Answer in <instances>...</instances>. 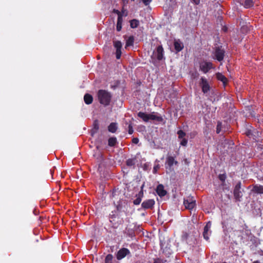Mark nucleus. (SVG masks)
I'll use <instances>...</instances> for the list:
<instances>
[{
    "mask_svg": "<svg viewBox=\"0 0 263 263\" xmlns=\"http://www.w3.org/2000/svg\"><path fill=\"white\" fill-rule=\"evenodd\" d=\"M138 116L145 122L152 120L155 124H159L163 121L162 117L158 112H153L151 114H146L140 111L138 114Z\"/></svg>",
    "mask_w": 263,
    "mask_h": 263,
    "instance_id": "f257e3e1",
    "label": "nucleus"
},
{
    "mask_svg": "<svg viewBox=\"0 0 263 263\" xmlns=\"http://www.w3.org/2000/svg\"><path fill=\"white\" fill-rule=\"evenodd\" d=\"M98 96L101 104L105 106L109 104L111 95L109 92L105 90H99L98 92Z\"/></svg>",
    "mask_w": 263,
    "mask_h": 263,
    "instance_id": "f03ea898",
    "label": "nucleus"
},
{
    "mask_svg": "<svg viewBox=\"0 0 263 263\" xmlns=\"http://www.w3.org/2000/svg\"><path fill=\"white\" fill-rule=\"evenodd\" d=\"M178 162L175 158L172 156H167L166 158L165 167L166 173H170L174 172V166L177 165Z\"/></svg>",
    "mask_w": 263,
    "mask_h": 263,
    "instance_id": "7ed1b4c3",
    "label": "nucleus"
},
{
    "mask_svg": "<svg viewBox=\"0 0 263 263\" xmlns=\"http://www.w3.org/2000/svg\"><path fill=\"white\" fill-rule=\"evenodd\" d=\"M164 50L162 46H158L153 51L152 59L154 61H160L163 58Z\"/></svg>",
    "mask_w": 263,
    "mask_h": 263,
    "instance_id": "20e7f679",
    "label": "nucleus"
},
{
    "mask_svg": "<svg viewBox=\"0 0 263 263\" xmlns=\"http://www.w3.org/2000/svg\"><path fill=\"white\" fill-rule=\"evenodd\" d=\"M183 204L186 209L192 210L196 205V201L192 196L184 199Z\"/></svg>",
    "mask_w": 263,
    "mask_h": 263,
    "instance_id": "39448f33",
    "label": "nucleus"
},
{
    "mask_svg": "<svg viewBox=\"0 0 263 263\" xmlns=\"http://www.w3.org/2000/svg\"><path fill=\"white\" fill-rule=\"evenodd\" d=\"M200 70L203 73L208 72L211 69H213V64L210 62L203 61L200 63Z\"/></svg>",
    "mask_w": 263,
    "mask_h": 263,
    "instance_id": "423d86ee",
    "label": "nucleus"
},
{
    "mask_svg": "<svg viewBox=\"0 0 263 263\" xmlns=\"http://www.w3.org/2000/svg\"><path fill=\"white\" fill-rule=\"evenodd\" d=\"M199 84L202 88V91L204 93H206L210 91V86L209 82L205 78L201 77Z\"/></svg>",
    "mask_w": 263,
    "mask_h": 263,
    "instance_id": "0eeeda50",
    "label": "nucleus"
},
{
    "mask_svg": "<svg viewBox=\"0 0 263 263\" xmlns=\"http://www.w3.org/2000/svg\"><path fill=\"white\" fill-rule=\"evenodd\" d=\"M241 183L239 182L236 184L234 190V196L237 201H240L242 194L240 191Z\"/></svg>",
    "mask_w": 263,
    "mask_h": 263,
    "instance_id": "6e6552de",
    "label": "nucleus"
},
{
    "mask_svg": "<svg viewBox=\"0 0 263 263\" xmlns=\"http://www.w3.org/2000/svg\"><path fill=\"white\" fill-rule=\"evenodd\" d=\"M213 54L214 59L217 60L218 61H221L223 59L224 51L223 49L218 47L215 49Z\"/></svg>",
    "mask_w": 263,
    "mask_h": 263,
    "instance_id": "1a4fd4ad",
    "label": "nucleus"
},
{
    "mask_svg": "<svg viewBox=\"0 0 263 263\" xmlns=\"http://www.w3.org/2000/svg\"><path fill=\"white\" fill-rule=\"evenodd\" d=\"M212 223L211 221H209L206 223V225L205 226L203 230V236L204 238L206 240H209V237L211 235V231L210 230V229L211 228Z\"/></svg>",
    "mask_w": 263,
    "mask_h": 263,
    "instance_id": "9d476101",
    "label": "nucleus"
},
{
    "mask_svg": "<svg viewBox=\"0 0 263 263\" xmlns=\"http://www.w3.org/2000/svg\"><path fill=\"white\" fill-rule=\"evenodd\" d=\"M130 254L129 250L127 248H122L120 249L117 253L116 257L118 260H121L124 258L126 255Z\"/></svg>",
    "mask_w": 263,
    "mask_h": 263,
    "instance_id": "9b49d317",
    "label": "nucleus"
},
{
    "mask_svg": "<svg viewBox=\"0 0 263 263\" xmlns=\"http://www.w3.org/2000/svg\"><path fill=\"white\" fill-rule=\"evenodd\" d=\"M114 47L116 49V58L119 59L121 55V48L122 47V43L119 41L114 42Z\"/></svg>",
    "mask_w": 263,
    "mask_h": 263,
    "instance_id": "f8f14e48",
    "label": "nucleus"
},
{
    "mask_svg": "<svg viewBox=\"0 0 263 263\" xmlns=\"http://www.w3.org/2000/svg\"><path fill=\"white\" fill-rule=\"evenodd\" d=\"M155 204L154 199H148L144 201L141 204L142 207L145 209H151Z\"/></svg>",
    "mask_w": 263,
    "mask_h": 263,
    "instance_id": "ddd939ff",
    "label": "nucleus"
},
{
    "mask_svg": "<svg viewBox=\"0 0 263 263\" xmlns=\"http://www.w3.org/2000/svg\"><path fill=\"white\" fill-rule=\"evenodd\" d=\"M174 45L177 52L181 51L184 47L182 42L179 40H175Z\"/></svg>",
    "mask_w": 263,
    "mask_h": 263,
    "instance_id": "4468645a",
    "label": "nucleus"
},
{
    "mask_svg": "<svg viewBox=\"0 0 263 263\" xmlns=\"http://www.w3.org/2000/svg\"><path fill=\"white\" fill-rule=\"evenodd\" d=\"M156 192L160 197H163L166 194V191L162 184H159L157 186Z\"/></svg>",
    "mask_w": 263,
    "mask_h": 263,
    "instance_id": "2eb2a0df",
    "label": "nucleus"
},
{
    "mask_svg": "<svg viewBox=\"0 0 263 263\" xmlns=\"http://www.w3.org/2000/svg\"><path fill=\"white\" fill-rule=\"evenodd\" d=\"M117 124L116 123H111L108 127V130L109 132L115 133L117 129Z\"/></svg>",
    "mask_w": 263,
    "mask_h": 263,
    "instance_id": "dca6fc26",
    "label": "nucleus"
},
{
    "mask_svg": "<svg viewBox=\"0 0 263 263\" xmlns=\"http://www.w3.org/2000/svg\"><path fill=\"white\" fill-rule=\"evenodd\" d=\"M216 78L217 79L222 82L224 85H225L227 82V79L221 73H218L216 74Z\"/></svg>",
    "mask_w": 263,
    "mask_h": 263,
    "instance_id": "f3484780",
    "label": "nucleus"
},
{
    "mask_svg": "<svg viewBox=\"0 0 263 263\" xmlns=\"http://www.w3.org/2000/svg\"><path fill=\"white\" fill-rule=\"evenodd\" d=\"M123 22V18L122 16L118 17L116 29L118 31H120L122 29V25Z\"/></svg>",
    "mask_w": 263,
    "mask_h": 263,
    "instance_id": "a211bd4d",
    "label": "nucleus"
},
{
    "mask_svg": "<svg viewBox=\"0 0 263 263\" xmlns=\"http://www.w3.org/2000/svg\"><path fill=\"white\" fill-rule=\"evenodd\" d=\"M92 97L89 94H86L85 95L84 97V100L86 104H90L92 102Z\"/></svg>",
    "mask_w": 263,
    "mask_h": 263,
    "instance_id": "6ab92c4d",
    "label": "nucleus"
},
{
    "mask_svg": "<svg viewBox=\"0 0 263 263\" xmlns=\"http://www.w3.org/2000/svg\"><path fill=\"white\" fill-rule=\"evenodd\" d=\"M134 43V36H130L126 40L125 48H126L127 47H128V46H133Z\"/></svg>",
    "mask_w": 263,
    "mask_h": 263,
    "instance_id": "aec40b11",
    "label": "nucleus"
},
{
    "mask_svg": "<svg viewBox=\"0 0 263 263\" xmlns=\"http://www.w3.org/2000/svg\"><path fill=\"white\" fill-rule=\"evenodd\" d=\"M253 191L259 194H263V186L256 185L253 187Z\"/></svg>",
    "mask_w": 263,
    "mask_h": 263,
    "instance_id": "412c9836",
    "label": "nucleus"
},
{
    "mask_svg": "<svg viewBox=\"0 0 263 263\" xmlns=\"http://www.w3.org/2000/svg\"><path fill=\"white\" fill-rule=\"evenodd\" d=\"M254 5V2L253 0H246L244 3V7L246 8H250L252 7Z\"/></svg>",
    "mask_w": 263,
    "mask_h": 263,
    "instance_id": "4be33fe9",
    "label": "nucleus"
},
{
    "mask_svg": "<svg viewBox=\"0 0 263 263\" xmlns=\"http://www.w3.org/2000/svg\"><path fill=\"white\" fill-rule=\"evenodd\" d=\"M108 145L110 146H114L117 143V139L115 137L110 138L108 140Z\"/></svg>",
    "mask_w": 263,
    "mask_h": 263,
    "instance_id": "5701e85b",
    "label": "nucleus"
},
{
    "mask_svg": "<svg viewBox=\"0 0 263 263\" xmlns=\"http://www.w3.org/2000/svg\"><path fill=\"white\" fill-rule=\"evenodd\" d=\"M139 24V22L137 20H133L130 22V25L131 28H137Z\"/></svg>",
    "mask_w": 263,
    "mask_h": 263,
    "instance_id": "b1692460",
    "label": "nucleus"
},
{
    "mask_svg": "<svg viewBox=\"0 0 263 263\" xmlns=\"http://www.w3.org/2000/svg\"><path fill=\"white\" fill-rule=\"evenodd\" d=\"M113 256L111 254H108L105 259V263H112Z\"/></svg>",
    "mask_w": 263,
    "mask_h": 263,
    "instance_id": "393cba45",
    "label": "nucleus"
},
{
    "mask_svg": "<svg viewBox=\"0 0 263 263\" xmlns=\"http://www.w3.org/2000/svg\"><path fill=\"white\" fill-rule=\"evenodd\" d=\"M177 134L178 135V138L180 139L185 138L184 137L186 136V133L182 130H178L177 132Z\"/></svg>",
    "mask_w": 263,
    "mask_h": 263,
    "instance_id": "a878e982",
    "label": "nucleus"
},
{
    "mask_svg": "<svg viewBox=\"0 0 263 263\" xmlns=\"http://www.w3.org/2000/svg\"><path fill=\"white\" fill-rule=\"evenodd\" d=\"M187 144V139L186 138L181 139L180 144L183 146H186Z\"/></svg>",
    "mask_w": 263,
    "mask_h": 263,
    "instance_id": "bb28decb",
    "label": "nucleus"
},
{
    "mask_svg": "<svg viewBox=\"0 0 263 263\" xmlns=\"http://www.w3.org/2000/svg\"><path fill=\"white\" fill-rule=\"evenodd\" d=\"M160 167V166L159 164H155L154 168H153V173L154 174L157 173L158 170H159Z\"/></svg>",
    "mask_w": 263,
    "mask_h": 263,
    "instance_id": "cd10ccee",
    "label": "nucleus"
},
{
    "mask_svg": "<svg viewBox=\"0 0 263 263\" xmlns=\"http://www.w3.org/2000/svg\"><path fill=\"white\" fill-rule=\"evenodd\" d=\"M126 164L128 166H132L135 164V162L133 159H129L126 161Z\"/></svg>",
    "mask_w": 263,
    "mask_h": 263,
    "instance_id": "c85d7f7f",
    "label": "nucleus"
},
{
    "mask_svg": "<svg viewBox=\"0 0 263 263\" xmlns=\"http://www.w3.org/2000/svg\"><path fill=\"white\" fill-rule=\"evenodd\" d=\"M222 124L221 122H218L217 125L216 132L217 134L220 133L221 129Z\"/></svg>",
    "mask_w": 263,
    "mask_h": 263,
    "instance_id": "c756f323",
    "label": "nucleus"
},
{
    "mask_svg": "<svg viewBox=\"0 0 263 263\" xmlns=\"http://www.w3.org/2000/svg\"><path fill=\"white\" fill-rule=\"evenodd\" d=\"M141 200L142 199L140 197H138L134 200V204L135 205H139L141 202Z\"/></svg>",
    "mask_w": 263,
    "mask_h": 263,
    "instance_id": "7c9ffc66",
    "label": "nucleus"
},
{
    "mask_svg": "<svg viewBox=\"0 0 263 263\" xmlns=\"http://www.w3.org/2000/svg\"><path fill=\"white\" fill-rule=\"evenodd\" d=\"M166 260L160 258H157L155 260L154 263H166Z\"/></svg>",
    "mask_w": 263,
    "mask_h": 263,
    "instance_id": "2f4dec72",
    "label": "nucleus"
},
{
    "mask_svg": "<svg viewBox=\"0 0 263 263\" xmlns=\"http://www.w3.org/2000/svg\"><path fill=\"white\" fill-rule=\"evenodd\" d=\"M128 134L131 135L134 133V129L133 128V126L132 124H129L128 125Z\"/></svg>",
    "mask_w": 263,
    "mask_h": 263,
    "instance_id": "473e14b6",
    "label": "nucleus"
},
{
    "mask_svg": "<svg viewBox=\"0 0 263 263\" xmlns=\"http://www.w3.org/2000/svg\"><path fill=\"white\" fill-rule=\"evenodd\" d=\"M219 179L222 181H224L226 179V175L225 174H220L219 175Z\"/></svg>",
    "mask_w": 263,
    "mask_h": 263,
    "instance_id": "72a5a7b5",
    "label": "nucleus"
},
{
    "mask_svg": "<svg viewBox=\"0 0 263 263\" xmlns=\"http://www.w3.org/2000/svg\"><path fill=\"white\" fill-rule=\"evenodd\" d=\"M114 12L118 15V17L122 16V14L120 11L118 10H114Z\"/></svg>",
    "mask_w": 263,
    "mask_h": 263,
    "instance_id": "f704fd0d",
    "label": "nucleus"
},
{
    "mask_svg": "<svg viewBox=\"0 0 263 263\" xmlns=\"http://www.w3.org/2000/svg\"><path fill=\"white\" fill-rule=\"evenodd\" d=\"M139 140V139L138 138H134L133 139H132V142L134 143V144H137L138 143Z\"/></svg>",
    "mask_w": 263,
    "mask_h": 263,
    "instance_id": "c9c22d12",
    "label": "nucleus"
},
{
    "mask_svg": "<svg viewBox=\"0 0 263 263\" xmlns=\"http://www.w3.org/2000/svg\"><path fill=\"white\" fill-rule=\"evenodd\" d=\"M145 6H147L152 2V0H142Z\"/></svg>",
    "mask_w": 263,
    "mask_h": 263,
    "instance_id": "e433bc0d",
    "label": "nucleus"
},
{
    "mask_svg": "<svg viewBox=\"0 0 263 263\" xmlns=\"http://www.w3.org/2000/svg\"><path fill=\"white\" fill-rule=\"evenodd\" d=\"M192 2L196 5H198L200 3V0H192Z\"/></svg>",
    "mask_w": 263,
    "mask_h": 263,
    "instance_id": "4c0bfd02",
    "label": "nucleus"
},
{
    "mask_svg": "<svg viewBox=\"0 0 263 263\" xmlns=\"http://www.w3.org/2000/svg\"><path fill=\"white\" fill-rule=\"evenodd\" d=\"M250 135H251V132L249 130V131H248V132H247V135H248V136H250Z\"/></svg>",
    "mask_w": 263,
    "mask_h": 263,
    "instance_id": "58836bf2",
    "label": "nucleus"
},
{
    "mask_svg": "<svg viewBox=\"0 0 263 263\" xmlns=\"http://www.w3.org/2000/svg\"><path fill=\"white\" fill-rule=\"evenodd\" d=\"M253 263H259V261H258V260L254 261L253 262Z\"/></svg>",
    "mask_w": 263,
    "mask_h": 263,
    "instance_id": "ea45409f",
    "label": "nucleus"
}]
</instances>
